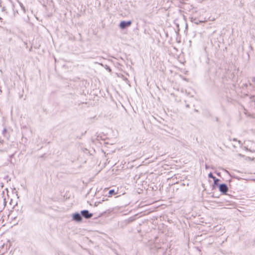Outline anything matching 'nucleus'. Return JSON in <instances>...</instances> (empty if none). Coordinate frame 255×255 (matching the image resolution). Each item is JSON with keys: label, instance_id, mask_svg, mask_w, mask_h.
Wrapping results in <instances>:
<instances>
[{"label": "nucleus", "instance_id": "39448f33", "mask_svg": "<svg viewBox=\"0 0 255 255\" xmlns=\"http://www.w3.org/2000/svg\"><path fill=\"white\" fill-rule=\"evenodd\" d=\"M116 194V193H115L114 190H110L109 192V197H111L113 195V194Z\"/></svg>", "mask_w": 255, "mask_h": 255}, {"label": "nucleus", "instance_id": "20e7f679", "mask_svg": "<svg viewBox=\"0 0 255 255\" xmlns=\"http://www.w3.org/2000/svg\"><path fill=\"white\" fill-rule=\"evenodd\" d=\"M73 218L74 220L77 221H80L82 220V218L81 216L79 214H76L73 216Z\"/></svg>", "mask_w": 255, "mask_h": 255}, {"label": "nucleus", "instance_id": "f03ea898", "mask_svg": "<svg viewBox=\"0 0 255 255\" xmlns=\"http://www.w3.org/2000/svg\"><path fill=\"white\" fill-rule=\"evenodd\" d=\"M131 24V22L130 21H122L120 24V26L122 29H124L127 27L130 26Z\"/></svg>", "mask_w": 255, "mask_h": 255}, {"label": "nucleus", "instance_id": "7ed1b4c3", "mask_svg": "<svg viewBox=\"0 0 255 255\" xmlns=\"http://www.w3.org/2000/svg\"><path fill=\"white\" fill-rule=\"evenodd\" d=\"M81 214L86 218H90L92 217V214L89 213L87 210H84L81 211Z\"/></svg>", "mask_w": 255, "mask_h": 255}, {"label": "nucleus", "instance_id": "0eeeda50", "mask_svg": "<svg viewBox=\"0 0 255 255\" xmlns=\"http://www.w3.org/2000/svg\"><path fill=\"white\" fill-rule=\"evenodd\" d=\"M209 177L211 178L212 179L215 178V177L213 175L212 173H210L208 175Z\"/></svg>", "mask_w": 255, "mask_h": 255}, {"label": "nucleus", "instance_id": "f257e3e1", "mask_svg": "<svg viewBox=\"0 0 255 255\" xmlns=\"http://www.w3.org/2000/svg\"><path fill=\"white\" fill-rule=\"evenodd\" d=\"M219 190L221 192L226 194L228 191V188L225 184H222L219 186Z\"/></svg>", "mask_w": 255, "mask_h": 255}, {"label": "nucleus", "instance_id": "423d86ee", "mask_svg": "<svg viewBox=\"0 0 255 255\" xmlns=\"http://www.w3.org/2000/svg\"><path fill=\"white\" fill-rule=\"evenodd\" d=\"M214 181V185H217L218 184V182L219 181V179H217L215 177V178L213 179Z\"/></svg>", "mask_w": 255, "mask_h": 255}]
</instances>
